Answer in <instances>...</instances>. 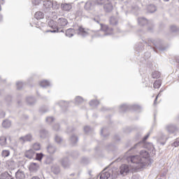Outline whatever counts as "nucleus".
I'll use <instances>...</instances> for the list:
<instances>
[{
	"label": "nucleus",
	"instance_id": "nucleus-1",
	"mask_svg": "<svg viewBox=\"0 0 179 179\" xmlns=\"http://www.w3.org/2000/svg\"><path fill=\"white\" fill-rule=\"evenodd\" d=\"M127 162H131L134 165L136 170H142L153 163V159H150V154L146 150H142L139 155H132L127 158Z\"/></svg>",
	"mask_w": 179,
	"mask_h": 179
},
{
	"label": "nucleus",
	"instance_id": "nucleus-2",
	"mask_svg": "<svg viewBox=\"0 0 179 179\" xmlns=\"http://www.w3.org/2000/svg\"><path fill=\"white\" fill-rule=\"evenodd\" d=\"M129 110L141 113V110H142V107H141V106L139 105H128V104H122L120 107V113H125V111H129Z\"/></svg>",
	"mask_w": 179,
	"mask_h": 179
},
{
	"label": "nucleus",
	"instance_id": "nucleus-3",
	"mask_svg": "<svg viewBox=\"0 0 179 179\" xmlns=\"http://www.w3.org/2000/svg\"><path fill=\"white\" fill-rule=\"evenodd\" d=\"M152 45H155V47L153 48V50H154V51H155V52H157V50H159V51L166 50V48L162 46V45L160 44V40H159V39H157L156 41L149 39L148 40V45H150V47H152Z\"/></svg>",
	"mask_w": 179,
	"mask_h": 179
},
{
	"label": "nucleus",
	"instance_id": "nucleus-4",
	"mask_svg": "<svg viewBox=\"0 0 179 179\" xmlns=\"http://www.w3.org/2000/svg\"><path fill=\"white\" fill-rule=\"evenodd\" d=\"M49 27L53 29V30H47L46 33H64V29L61 30V28L57 26V22L51 20L48 22Z\"/></svg>",
	"mask_w": 179,
	"mask_h": 179
},
{
	"label": "nucleus",
	"instance_id": "nucleus-5",
	"mask_svg": "<svg viewBox=\"0 0 179 179\" xmlns=\"http://www.w3.org/2000/svg\"><path fill=\"white\" fill-rule=\"evenodd\" d=\"M138 23L139 26H146L148 24V31H153V24L152 23V21H148L145 17H139L138 19Z\"/></svg>",
	"mask_w": 179,
	"mask_h": 179
},
{
	"label": "nucleus",
	"instance_id": "nucleus-6",
	"mask_svg": "<svg viewBox=\"0 0 179 179\" xmlns=\"http://www.w3.org/2000/svg\"><path fill=\"white\" fill-rule=\"evenodd\" d=\"M101 26V31H103V36H110L113 34V28L108 27L107 25H104L103 24H100Z\"/></svg>",
	"mask_w": 179,
	"mask_h": 179
},
{
	"label": "nucleus",
	"instance_id": "nucleus-7",
	"mask_svg": "<svg viewBox=\"0 0 179 179\" xmlns=\"http://www.w3.org/2000/svg\"><path fill=\"white\" fill-rule=\"evenodd\" d=\"M33 141V136L31 134H27L25 136H21L19 138V142L21 145H24L26 142H31Z\"/></svg>",
	"mask_w": 179,
	"mask_h": 179
},
{
	"label": "nucleus",
	"instance_id": "nucleus-8",
	"mask_svg": "<svg viewBox=\"0 0 179 179\" xmlns=\"http://www.w3.org/2000/svg\"><path fill=\"white\" fill-rule=\"evenodd\" d=\"M68 24V20L65 17H60L57 20V25L59 26V29H64L65 26Z\"/></svg>",
	"mask_w": 179,
	"mask_h": 179
},
{
	"label": "nucleus",
	"instance_id": "nucleus-9",
	"mask_svg": "<svg viewBox=\"0 0 179 179\" xmlns=\"http://www.w3.org/2000/svg\"><path fill=\"white\" fill-rule=\"evenodd\" d=\"M150 136V133H148V134L143 137L141 141L135 144V145L133 148H131V150L136 149V148H141V146H143V144L145 143V142H146V141L148 140V138H149Z\"/></svg>",
	"mask_w": 179,
	"mask_h": 179
},
{
	"label": "nucleus",
	"instance_id": "nucleus-10",
	"mask_svg": "<svg viewBox=\"0 0 179 179\" xmlns=\"http://www.w3.org/2000/svg\"><path fill=\"white\" fill-rule=\"evenodd\" d=\"M29 169L31 173H37L40 170V166L37 163L32 162L30 164Z\"/></svg>",
	"mask_w": 179,
	"mask_h": 179
},
{
	"label": "nucleus",
	"instance_id": "nucleus-11",
	"mask_svg": "<svg viewBox=\"0 0 179 179\" xmlns=\"http://www.w3.org/2000/svg\"><path fill=\"white\" fill-rule=\"evenodd\" d=\"M166 129L169 134H174V132H177L178 130L177 126L174 124H167L166 126Z\"/></svg>",
	"mask_w": 179,
	"mask_h": 179
},
{
	"label": "nucleus",
	"instance_id": "nucleus-12",
	"mask_svg": "<svg viewBox=\"0 0 179 179\" xmlns=\"http://www.w3.org/2000/svg\"><path fill=\"white\" fill-rule=\"evenodd\" d=\"M120 173L121 176H125V174L129 173V166L127 164H122L120 167Z\"/></svg>",
	"mask_w": 179,
	"mask_h": 179
},
{
	"label": "nucleus",
	"instance_id": "nucleus-13",
	"mask_svg": "<svg viewBox=\"0 0 179 179\" xmlns=\"http://www.w3.org/2000/svg\"><path fill=\"white\" fill-rule=\"evenodd\" d=\"M113 9V4L110 3L108 1L103 5V10L106 12V13H110L112 12Z\"/></svg>",
	"mask_w": 179,
	"mask_h": 179
},
{
	"label": "nucleus",
	"instance_id": "nucleus-14",
	"mask_svg": "<svg viewBox=\"0 0 179 179\" xmlns=\"http://www.w3.org/2000/svg\"><path fill=\"white\" fill-rule=\"evenodd\" d=\"M16 179H24L26 178V174L24 171L19 169L17 172L15 173Z\"/></svg>",
	"mask_w": 179,
	"mask_h": 179
},
{
	"label": "nucleus",
	"instance_id": "nucleus-15",
	"mask_svg": "<svg viewBox=\"0 0 179 179\" xmlns=\"http://www.w3.org/2000/svg\"><path fill=\"white\" fill-rule=\"evenodd\" d=\"M110 176H111V173H110V171H106V169H104L100 173V179H108V178H110Z\"/></svg>",
	"mask_w": 179,
	"mask_h": 179
},
{
	"label": "nucleus",
	"instance_id": "nucleus-16",
	"mask_svg": "<svg viewBox=\"0 0 179 179\" xmlns=\"http://www.w3.org/2000/svg\"><path fill=\"white\" fill-rule=\"evenodd\" d=\"M62 166L64 169H68L71 166V161L68 157H64L62 159Z\"/></svg>",
	"mask_w": 179,
	"mask_h": 179
},
{
	"label": "nucleus",
	"instance_id": "nucleus-17",
	"mask_svg": "<svg viewBox=\"0 0 179 179\" xmlns=\"http://www.w3.org/2000/svg\"><path fill=\"white\" fill-rule=\"evenodd\" d=\"M51 171L53 174H55V176H58V174L61 173V168L57 164H54L51 166Z\"/></svg>",
	"mask_w": 179,
	"mask_h": 179
},
{
	"label": "nucleus",
	"instance_id": "nucleus-18",
	"mask_svg": "<svg viewBox=\"0 0 179 179\" xmlns=\"http://www.w3.org/2000/svg\"><path fill=\"white\" fill-rule=\"evenodd\" d=\"M34 150L33 149L29 150L27 151H26L24 156L25 157H27V159H33V157H34Z\"/></svg>",
	"mask_w": 179,
	"mask_h": 179
},
{
	"label": "nucleus",
	"instance_id": "nucleus-19",
	"mask_svg": "<svg viewBox=\"0 0 179 179\" xmlns=\"http://www.w3.org/2000/svg\"><path fill=\"white\" fill-rule=\"evenodd\" d=\"M61 8L65 12H69L72 9V5L71 3H63L61 5Z\"/></svg>",
	"mask_w": 179,
	"mask_h": 179
},
{
	"label": "nucleus",
	"instance_id": "nucleus-20",
	"mask_svg": "<svg viewBox=\"0 0 179 179\" xmlns=\"http://www.w3.org/2000/svg\"><path fill=\"white\" fill-rule=\"evenodd\" d=\"M0 179H15V178L13 176L8 173V171H6L1 174Z\"/></svg>",
	"mask_w": 179,
	"mask_h": 179
},
{
	"label": "nucleus",
	"instance_id": "nucleus-21",
	"mask_svg": "<svg viewBox=\"0 0 179 179\" xmlns=\"http://www.w3.org/2000/svg\"><path fill=\"white\" fill-rule=\"evenodd\" d=\"M39 136L42 138V139L47 138V136H48V131L45 129H41L39 131Z\"/></svg>",
	"mask_w": 179,
	"mask_h": 179
},
{
	"label": "nucleus",
	"instance_id": "nucleus-22",
	"mask_svg": "<svg viewBox=\"0 0 179 179\" xmlns=\"http://www.w3.org/2000/svg\"><path fill=\"white\" fill-rule=\"evenodd\" d=\"M78 34L79 36H82V37H86L87 36V31L85 29V28L80 27L78 29Z\"/></svg>",
	"mask_w": 179,
	"mask_h": 179
},
{
	"label": "nucleus",
	"instance_id": "nucleus-23",
	"mask_svg": "<svg viewBox=\"0 0 179 179\" xmlns=\"http://www.w3.org/2000/svg\"><path fill=\"white\" fill-rule=\"evenodd\" d=\"M47 150L48 153H50V155H52L55 152H57V148L55 145H52V144H49V145L47 148Z\"/></svg>",
	"mask_w": 179,
	"mask_h": 179
},
{
	"label": "nucleus",
	"instance_id": "nucleus-24",
	"mask_svg": "<svg viewBox=\"0 0 179 179\" xmlns=\"http://www.w3.org/2000/svg\"><path fill=\"white\" fill-rule=\"evenodd\" d=\"M0 146H8V141L5 136L0 137Z\"/></svg>",
	"mask_w": 179,
	"mask_h": 179
},
{
	"label": "nucleus",
	"instance_id": "nucleus-25",
	"mask_svg": "<svg viewBox=\"0 0 179 179\" xmlns=\"http://www.w3.org/2000/svg\"><path fill=\"white\" fill-rule=\"evenodd\" d=\"M79 141V138H78V136H75V135H72L70 138V142L71 143V145H73V146H75V145H76V143H78V142Z\"/></svg>",
	"mask_w": 179,
	"mask_h": 179
},
{
	"label": "nucleus",
	"instance_id": "nucleus-26",
	"mask_svg": "<svg viewBox=\"0 0 179 179\" xmlns=\"http://www.w3.org/2000/svg\"><path fill=\"white\" fill-rule=\"evenodd\" d=\"M75 29L69 28L66 31L65 36H66V37H73Z\"/></svg>",
	"mask_w": 179,
	"mask_h": 179
},
{
	"label": "nucleus",
	"instance_id": "nucleus-27",
	"mask_svg": "<svg viewBox=\"0 0 179 179\" xmlns=\"http://www.w3.org/2000/svg\"><path fill=\"white\" fill-rule=\"evenodd\" d=\"M34 17L35 19H37V20H41V19H44V13L41 11H38L35 13Z\"/></svg>",
	"mask_w": 179,
	"mask_h": 179
},
{
	"label": "nucleus",
	"instance_id": "nucleus-28",
	"mask_svg": "<svg viewBox=\"0 0 179 179\" xmlns=\"http://www.w3.org/2000/svg\"><path fill=\"white\" fill-rule=\"evenodd\" d=\"M1 157L6 159V157H9L10 156V151L9 150H3L1 151Z\"/></svg>",
	"mask_w": 179,
	"mask_h": 179
},
{
	"label": "nucleus",
	"instance_id": "nucleus-29",
	"mask_svg": "<svg viewBox=\"0 0 179 179\" xmlns=\"http://www.w3.org/2000/svg\"><path fill=\"white\" fill-rule=\"evenodd\" d=\"M27 103L29 104V106H33L34 103H36V99L33 96H28L27 97Z\"/></svg>",
	"mask_w": 179,
	"mask_h": 179
},
{
	"label": "nucleus",
	"instance_id": "nucleus-30",
	"mask_svg": "<svg viewBox=\"0 0 179 179\" xmlns=\"http://www.w3.org/2000/svg\"><path fill=\"white\" fill-rule=\"evenodd\" d=\"M40 86H41V87L45 88L51 86V84L50 83V82H48V80H43L40 83Z\"/></svg>",
	"mask_w": 179,
	"mask_h": 179
},
{
	"label": "nucleus",
	"instance_id": "nucleus-31",
	"mask_svg": "<svg viewBox=\"0 0 179 179\" xmlns=\"http://www.w3.org/2000/svg\"><path fill=\"white\" fill-rule=\"evenodd\" d=\"M147 9L149 13H155L156 11V6L153 4H150L148 6Z\"/></svg>",
	"mask_w": 179,
	"mask_h": 179
},
{
	"label": "nucleus",
	"instance_id": "nucleus-32",
	"mask_svg": "<svg viewBox=\"0 0 179 179\" xmlns=\"http://www.w3.org/2000/svg\"><path fill=\"white\" fill-rule=\"evenodd\" d=\"M109 22L110 24H112V26H115L118 24V20H117L115 17H110Z\"/></svg>",
	"mask_w": 179,
	"mask_h": 179
},
{
	"label": "nucleus",
	"instance_id": "nucleus-33",
	"mask_svg": "<svg viewBox=\"0 0 179 179\" xmlns=\"http://www.w3.org/2000/svg\"><path fill=\"white\" fill-rule=\"evenodd\" d=\"M10 125H12V123L10 122V120H6L2 122V127L3 128H9L10 127Z\"/></svg>",
	"mask_w": 179,
	"mask_h": 179
},
{
	"label": "nucleus",
	"instance_id": "nucleus-34",
	"mask_svg": "<svg viewBox=\"0 0 179 179\" xmlns=\"http://www.w3.org/2000/svg\"><path fill=\"white\" fill-rule=\"evenodd\" d=\"M101 135L103 136V138H107V136H108V133H107V128L103 127L101 129Z\"/></svg>",
	"mask_w": 179,
	"mask_h": 179
},
{
	"label": "nucleus",
	"instance_id": "nucleus-35",
	"mask_svg": "<svg viewBox=\"0 0 179 179\" xmlns=\"http://www.w3.org/2000/svg\"><path fill=\"white\" fill-rule=\"evenodd\" d=\"M43 5L45 8H50L52 6V2L50 0L44 1Z\"/></svg>",
	"mask_w": 179,
	"mask_h": 179
},
{
	"label": "nucleus",
	"instance_id": "nucleus-36",
	"mask_svg": "<svg viewBox=\"0 0 179 179\" xmlns=\"http://www.w3.org/2000/svg\"><path fill=\"white\" fill-rule=\"evenodd\" d=\"M99 104H100V102H99L97 100H92L90 102V106H91V107H97Z\"/></svg>",
	"mask_w": 179,
	"mask_h": 179
},
{
	"label": "nucleus",
	"instance_id": "nucleus-37",
	"mask_svg": "<svg viewBox=\"0 0 179 179\" xmlns=\"http://www.w3.org/2000/svg\"><path fill=\"white\" fill-rule=\"evenodd\" d=\"M153 86L155 89H159L162 86V81L160 80H156Z\"/></svg>",
	"mask_w": 179,
	"mask_h": 179
},
{
	"label": "nucleus",
	"instance_id": "nucleus-38",
	"mask_svg": "<svg viewBox=\"0 0 179 179\" xmlns=\"http://www.w3.org/2000/svg\"><path fill=\"white\" fill-rule=\"evenodd\" d=\"M43 157H44V154L42 152L36 154V159L38 162H41V160H43Z\"/></svg>",
	"mask_w": 179,
	"mask_h": 179
},
{
	"label": "nucleus",
	"instance_id": "nucleus-39",
	"mask_svg": "<svg viewBox=\"0 0 179 179\" xmlns=\"http://www.w3.org/2000/svg\"><path fill=\"white\" fill-rule=\"evenodd\" d=\"M55 141L56 143L61 145L62 143V138L58 135H56L55 137Z\"/></svg>",
	"mask_w": 179,
	"mask_h": 179
},
{
	"label": "nucleus",
	"instance_id": "nucleus-40",
	"mask_svg": "<svg viewBox=\"0 0 179 179\" xmlns=\"http://www.w3.org/2000/svg\"><path fill=\"white\" fill-rule=\"evenodd\" d=\"M39 113H41V114H45V113H48V108H47V106H42L39 109Z\"/></svg>",
	"mask_w": 179,
	"mask_h": 179
},
{
	"label": "nucleus",
	"instance_id": "nucleus-41",
	"mask_svg": "<svg viewBox=\"0 0 179 179\" xmlns=\"http://www.w3.org/2000/svg\"><path fill=\"white\" fill-rule=\"evenodd\" d=\"M152 77L153 78V79L159 78L160 77V72H159V71L152 72Z\"/></svg>",
	"mask_w": 179,
	"mask_h": 179
},
{
	"label": "nucleus",
	"instance_id": "nucleus-42",
	"mask_svg": "<svg viewBox=\"0 0 179 179\" xmlns=\"http://www.w3.org/2000/svg\"><path fill=\"white\" fill-rule=\"evenodd\" d=\"M5 101L7 106H9L10 104V102L12 101V96L10 95H8L5 98Z\"/></svg>",
	"mask_w": 179,
	"mask_h": 179
},
{
	"label": "nucleus",
	"instance_id": "nucleus-43",
	"mask_svg": "<svg viewBox=\"0 0 179 179\" xmlns=\"http://www.w3.org/2000/svg\"><path fill=\"white\" fill-rule=\"evenodd\" d=\"M33 149L34 150H40V149H41V145H40L39 143H35L33 145Z\"/></svg>",
	"mask_w": 179,
	"mask_h": 179
},
{
	"label": "nucleus",
	"instance_id": "nucleus-44",
	"mask_svg": "<svg viewBox=\"0 0 179 179\" xmlns=\"http://www.w3.org/2000/svg\"><path fill=\"white\" fill-rule=\"evenodd\" d=\"M57 104L62 108L68 107V102H65V101H61Z\"/></svg>",
	"mask_w": 179,
	"mask_h": 179
},
{
	"label": "nucleus",
	"instance_id": "nucleus-45",
	"mask_svg": "<svg viewBox=\"0 0 179 179\" xmlns=\"http://www.w3.org/2000/svg\"><path fill=\"white\" fill-rule=\"evenodd\" d=\"M76 104H80V103H83V98H82L81 96H76Z\"/></svg>",
	"mask_w": 179,
	"mask_h": 179
},
{
	"label": "nucleus",
	"instance_id": "nucleus-46",
	"mask_svg": "<svg viewBox=\"0 0 179 179\" xmlns=\"http://www.w3.org/2000/svg\"><path fill=\"white\" fill-rule=\"evenodd\" d=\"M108 0H96V3L98 5H106Z\"/></svg>",
	"mask_w": 179,
	"mask_h": 179
},
{
	"label": "nucleus",
	"instance_id": "nucleus-47",
	"mask_svg": "<svg viewBox=\"0 0 179 179\" xmlns=\"http://www.w3.org/2000/svg\"><path fill=\"white\" fill-rule=\"evenodd\" d=\"M45 163V164H51L52 163V158L51 157H47Z\"/></svg>",
	"mask_w": 179,
	"mask_h": 179
},
{
	"label": "nucleus",
	"instance_id": "nucleus-48",
	"mask_svg": "<svg viewBox=\"0 0 179 179\" xmlns=\"http://www.w3.org/2000/svg\"><path fill=\"white\" fill-rule=\"evenodd\" d=\"M16 87H17V90H20V89H22V87H23V83L17 82L16 83Z\"/></svg>",
	"mask_w": 179,
	"mask_h": 179
},
{
	"label": "nucleus",
	"instance_id": "nucleus-49",
	"mask_svg": "<svg viewBox=\"0 0 179 179\" xmlns=\"http://www.w3.org/2000/svg\"><path fill=\"white\" fill-rule=\"evenodd\" d=\"M84 131L85 134H89L90 132H92V128L89 126H86L84 127Z\"/></svg>",
	"mask_w": 179,
	"mask_h": 179
},
{
	"label": "nucleus",
	"instance_id": "nucleus-50",
	"mask_svg": "<svg viewBox=\"0 0 179 179\" xmlns=\"http://www.w3.org/2000/svg\"><path fill=\"white\" fill-rule=\"evenodd\" d=\"M54 117H46V122H48V124H51V122H54Z\"/></svg>",
	"mask_w": 179,
	"mask_h": 179
},
{
	"label": "nucleus",
	"instance_id": "nucleus-51",
	"mask_svg": "<svg viewBox=\"0 0 179 179\" xmlns=\"http://www.w3.org/2000/svg\"><path fill=\"white\" fill-rule=\"evenodd\" d=\"M178 30V28H177V26L176 25L171 26V31H173V33H175Z\"/></svg>",
	"mask_w": 179,
	"mask_h": 179
},
{
	"label": "nucleus",
	"instance_id": "nucleus-52",
	"mask_svg": "<svg viewBox=\"0 0 179 179\" xmlns=\"http://www.w3.org/2000/svg\"><path fill=\"white\" fill-rule=\"evenodd\" d=\"M172 146H174V148H178V146H179V139L178 138L172 144Z\"/></svg>",
	"mask_w": 179,
	"mask_h": 179
},
{
	"label": "nucleus",
	"instance_id": "nucleus-53",
	"mask_svg": "<svg viewBox=\"0 0 179 179\" xmlns=\"http://www.w3.org/2000/svg\"><path fill=\"white\" fill-rule=\"evenodd\" d=\"M40 2H41V0H33L32 1V3L33 5H34L35 6L38 5L40 3Z\"/></svg>",
	"mask_w": 179,
	"mask_h": 179
},
{
	"label": "nucleus",
	"instance_id": "nucleus-54",
	"mask_svg": "<svg viewBox=\"0 0 179 179\" xmlns=\"http://www.w3.org/2000/svg\"><path fill=\"white\" fill-rule=\"evenodd\" d=\"M53 129H54V131H59V124H55L53 126Z\"/></svg>",
	"mask_w": 179,
	"mask_h": 179
},
{
	"label": "nucleus",
	"instance_id": "nucleus-55",
	"mask_svg": "<svg viewBox=\"0 0 179 179\" xmlns=\"http://www.w3.org/2000/svg\"><path fill=\"white\" fill-rule=\"evenodd\" d=\"M93 21L96 22V23L100 24V18H99V17H95L93 18Z\"/></svg>",
	"mask_w": 179,
	"mask_h": 179
},
{
	"label": "nucleus",
	"instance_id": "nucleus-56",
	"mask_svg": "<svg viewBox=\"0 0 179 179\" xmlns=\"http://www.w3.org/2000/svg\"><path fill=\"white\" fill-rule=\"evenodd\" d=\"M5 117V112L3 110H0V118H4Z\"/></svg>",
	"mask_w": 179,
	"mask_h": 179
},
{
	"label": "nucleus",
	"instance_id": "nucleus-57",
	"mask_svg": "<svg viewBox=\"0 0 179 179\" xmlns=\"http://www.w3.org/2000/svg\"><path fill=\"white\" fill-rule=\"evenodd\" d=\"M78 152L74 151V152H71V156H72V157H76V156H78Z\"/></svg>",
	"mask_w": 179,
	"mask_h": 179
},
{
	"label": "nucleus",
	"instance_id": "nucleus-58",
	"mask_svg": "<svg viewBox=\"0 0 179 179\" xmlns=\"http://www.w3.org/2000/svg\"><path fill=\"white\" fill-rule=\"evenodd\" d=\"M7 173H8V174H10V176H13V174H15V173H16V172H15V169H13L11 171H7Z\"/></svg>",
	"mask_w": 179,
	"mask_h": 179
},
{
	"label": "nucleus",
	"instance_id": "nucleus-59",
	"mask_svg": "<svg viewBox=\"0 0 179 179\" xmlns=\"http://www.w3.org/2000/svg\"><path fill=\"white\" fill-rule=\"evenodd\" d=\"M73 131H75V129H73V127H69L67 129V132L69 134L70 132H73Z\"/></svg>",
	"mask_w": 179,
	"mask_h": 179
},
{
	"label": "nucleus",
	"instance_id": "nucleus-60",
	"mask_svg": "<svg viewBox=\"0 0 179 179\" xmlns=\"http://www.w3.org/2000/svg\"><path fill=\"white\" fill-rule=\"evenodd\" d=\"M141 136H142V134H141V133H138L136 136V139H139V138H141Z\"/></svg>",
	"mask_w": 179,
	"mask_h": 179
},
{
	"label": "nucleus",
	"instance_id": "nucleus-61",
	"mask_svg": "<svg viewBox=\"0 0 179 179\" xmlns=\"http://www.w3.org/2000/svg\"><path fill=\"white\" fill-rule=\"evenodd\" d=\"M159 96H160V94H159L156 96V98H155V101H154V106H156V102L157 101V99H158Z\"/></svg>",
	"mask_w": 179,
	"mask_h": 179
},
{
	"label": "nucleus",
	"instance_id": "nucleus-62",
	"mask_svg": "<svg viewBox=\"0 0 179 179\" xmlns=\"http://www.w3.org/2000/svg\"><path fill=\"white\" fill-rule=\"evenodd\" d=\"M132 10H136V9H138V6H132Z\"/></svg>",
	"mask_w": 179,
	"mask_h": 179
},
{
	"label": "nucleus",
	"instance_id": "nucleus-63",
	"mask_svg": "<svg viewBox=\"0 0 179 179\" xmlns=\"http://www.w3.org/2000/svg\"><path fill=\"white\" fill-rule=\"evenodd\" d=\"M150 146H151V150H153V149H155V147H153V145L152 144H149Z\"/></svg>",
	"mask_w": 179,
	"mask_h": 179
},
{
	"label": "nucleus",
	"instance_id": "nucleus-64",
	"mask_svg": "<svg viewBox=\"0 0 179 179\" xmlns=\"http://www.w3.org/2000/svg\"><path fill=\"white\" fill-rule=\"evenodd\" d=\"M85 160H87V159L83 158V163H86V162H85Z\"/></svg>",
	"mask_w": 179,
	"mask_h": 179
}]
</instances>
